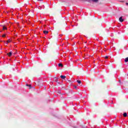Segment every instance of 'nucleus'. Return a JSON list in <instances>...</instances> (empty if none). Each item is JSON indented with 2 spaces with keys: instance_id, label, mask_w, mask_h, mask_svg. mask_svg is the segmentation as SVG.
Masks as SVG:
<instances>
[{
  "instance_id": "nucleus-1",
  "label": "nucleus",
  "mask_w": 128,
  "mask_h": 128,
  "mask_svg": "<svg viewBox=\"0 0 128 128\" xmlns=\"http://www.w3.org/2000/svg\"><path fill=\"white\" fill-rule=\"evenodd\" d=\"M4 44L5 46H8V44H10V42H12V40L10 39L8 40L7 41H4Z\"/></svg>"
},
{
  "instance_id": "nucleus-2",
  "label": "nucleus",
  "mask_w": 128,
  "mask_h": 128,
  "mask_svg": "<svg viewBox=\"0 0 128 128\" xmlns=\"http://www.w3.org/2000/svg\"><path fill=\"white\" fill-rule=\"evenodd\" d=\"M38 86H44V84L42 82V81H38L36 82Z\"/></svg>"
},
{
  "instance_id": "nucleus-3",
  "label": "nucleus",
  "mask_w": 128,
  "mask_h": 128,
  "mask_svg": "<svg viewBox=\"0 0 128 128\" xmlns=\"http://www.w3.org/2000/svg\"><path fill=\"white\" fill-rule=\"evenodd\" d=\"M124 20L122 19V16H120L119 18V21L120 22H124Z\"/></svg>"
},
{
  "instance_id": "nucleus-4",
  "label": "nucleus",
  "mask_w": 128,
  "mask_h": 128,
  "mask_svg": "<svg viewBox=\"0 0 128 128\" xmlns=\"http://www.w3.org/2000/svg\"><path fill=\"white\" fill-rule=\"evenodd\" d=\"M60 77L61 78H62V80H65V78H66V76H62V75H61Z\"/></svg>"
},
{
  "instance_id": "nucleus-5",
  "label": "nucleus",
  "mask_w": 128,
  "mask_h": 128,
  "mask_svg": "<svg viewBox=\"0 0 128 128\" xmlns=\"http://www.w3.org/2000/svg\"><path fill=\"white\" fill-rule=\"evenodd\" d=\"M7 54H8V56H11L12 54V52H10Z\"/></svg>"
},
{
  "instance_id": "nucleus-6",
  "label": "nucleus",
  "mask_w": 128,
  "mask_h": 128,
  "mask_svg": "<svg viewBox=\"0 0 128 128\" xmlns=\"http://www.w3.org/2000/svg\"><path fill=\"white\" fill-rule=\"evenodd\" d=\"M58 66H60V68H64V65L60 63L58 64Z\"/></svg>"
},
{
  "instance_id": "nucleus-7",
  "label": "nucleus",
  "mask_w": 128,
  "mask_h": 128,
  "mask_svg": "<svg viewBox=\"0 0 128 128\" xmlns=\"http://www.w3.org/2000/svg\"><path fill=\"white\" fill-rule=\"evenodd\" d=\"M83 0V2H92V0Z\"/></svg>"
},
{
  "instance_id": "nucleus-8",
  "label": "nucleus",
  "mask_w": 128,
  "mask_h": 128,
  "mask_svg": "<svg viewBox=\"0 0 128 128\" xmlns=\"http://www.w3.org/2000/svg\"><path fill=\"white\" fill-rule=\"evenodd\" d=\"M44 34H48V30H44Z\"/></svg>"
},
{
  "instance_id": "nucleus-9",
  "label": "nucleus",
  "mask_w": 128,
  "mask_h": 128,
  "mask_svg": "<svg viewBox=\"0 0 128 128\" xmlns=\"http://www.w3.org/2000/svg\"><path fill=\"white\" fill-rule=\"evenodd\" d=\"M128 116V114H126V112H124L123 114V116H124V118H126V116Z\"/></svg>"
},
{
  "instance_id": "nucleus-10",
  "label": "nucleus",
  "mask_w": 128,
  "mask_h": 128,
  "mask_svg": "<svg viewBox=\"0 0 128 128\" xmlns=\"http://www.w3.org/2000/svg\"><path fill=\"white\" fill-rule=\"evenodd\" d=\"M26 86H29V88H32V85L26 84Z\"/></svg>"
},
{
  "instance_id": "nucleus-11",
  "label": "nucleus",
  "mask_w": 128,
  "mask_h": 128,
  "mask_svg": "<svg viewBox=\"0 0 128 128\" xmlns=\"http://www.w3.org/2000/svg\"><path fill=\"white\" fill-rule=\"evenodd\" d=\"M77 82L79 84H82V81L78 80Z\"/></svg>"
},
{
  "instance_id": "nucleus-12",
  "label": "nucleus",
  "mask_w": 128,
  "mask_h": 128,
  "mask_svg": "<svg viewBox=\"0 0 128 128\" xmlns=\"http://www.w3.org/2000/svg\"><path fill=\"white\" fill-rule=\"evenodd\" d=\"M92 0L94 2H98V0Z\"/></svg>"
},
{
  "instance_id": "nucleus-13",
  "label": "nucleus",
  "mask_w": 128,
  "mask_h": 128,
  "mask_svg": "<svg viewBox=\"0 0 128 128\" xmlns=\"http://www.w3.org/2000/svg\"><path fill=\"white\" fill-rule=\"evenodd\" d=\"M124 62H128V57L126 58Z\"/></svg>"
},
{
  "instance_id": "nucleus-14",
  "label": "nucleus",
  "mask_w": 128,
  "mask_h": 128,
  "mask_svg": "<svg viewBox=\"0 0 128 128\" xmlns=\"http://www.w3.org/2000/svg\"><path fill=\"white\" fill-rule=\"evenodd\" d=\"M104 58H105V60H107V58H108V56H104Z\"/></svg>"
},
{
  "instance_id": "nucleus-15",
  "label": "nucleus",
  "mask_w": 128,
  "mask_h": 128,
  "mask_svg": "<svg viewBox=\"0 0 128 128\" xmlns=\"http://www.w3.org/2000/svg\"><path fill=\"white\" fill-rule=\"evenodd\" d=\"M57 92L59 94H62V92L60 90L58 91Z\"/></svg>"
},
{
  "instance_id": "nucleus-16",
  "label": "nucleus",
  "mask_w": 128,
  "mask_h": 128,
  "mask_svg": "<svg viewBox=\"0 0 128 128\" xmlns=\"http://www.w3.org/2000/svg\"><path fill=\"white\" fill-rule=\"evenodd\" d=\"M3 30H6V27L4 26L3 27Z\"/></svg>"
},
{
  "instance_id": "nucleus-17",
  "label": "nucleus",
  "mask_w": 128,
  "mask_h": 128,
  "mask_svg": "<svg viewBox=\"0 0 128 128\" xmlns=\"http://www.w3.org/2000/svg\"><path fill=\"white\" fill-rule=\"evenodd\" d=\"M2 38H4V36H6V34H4L2 36Z\"/></svg>"
},
{
  "instance_id": "nucleus-18",
  "label": "nucleus",
  "mask_w": 128,
  "mask_h": 128,
  "mask_svg": "<svg viewBox=\"0 0 128 128\" xmlns=\"http://www.w3.org/2000/svg\"><path fill=\"white\" fill-rule=\"evenodd\" d=\"M38 0L39 2H42V0Z\"/></svg>"
},
{
  "instance_id": "nucleus-19",
  "label": "nucleus",
  "mask_w": 128,
  "mask_h": 128,
  "mask_svg": "<svg viewBox=\"0 0 128 128\" xmlns=\"http://www.w3.org/2000/svg\"><path fill=\"white\" fill-rule=\"evenodd\" d=\"M126 6H128V3H126Z\"/></svg>"
},
{
  "instance_id": "nucleus-20",
  "label": "nucleus",
  "mask_w": 128,
  "mask_h": 128,
  "mask_svg": "<svg viewBox=\"0 0 128 128\" xmlns=\"http://www.w3.org/2000/svg\"><path fill=\"white\" fill-rule=\"evenodd\" d=\"M68 82H70V80H68Z\"/></svg>"
},
{
  "instance_id": "nucleus-21",
  "label": "nucleus",
  "mask_w": 128,
  "mask_h": 128,
  "mask_svg": "<svg viewBox=\"0 0 128 128\" xmlns=\"http://www.w3.org/2000/svg\"><path fill=\"white\" fill-rule=\"evenodd\" d=\"M76 88V86H75V88Z\"/></svg>"
}]
</instances>
